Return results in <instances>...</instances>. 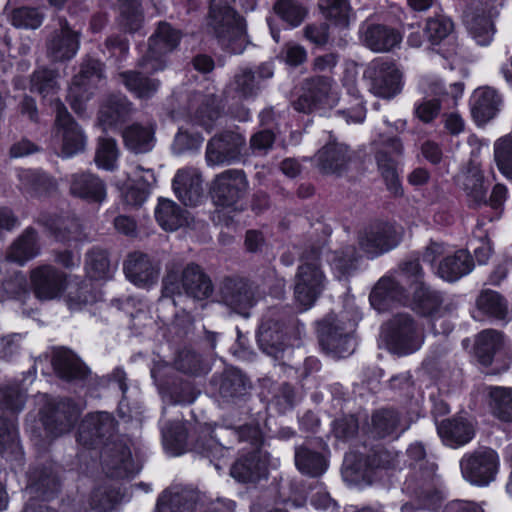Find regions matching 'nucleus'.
<instances>
[{"label":"nucleus","mask_w":512,"mask_h":512,"mask_svg":"<svg viewBox=\"0 0 512 512\" xmlns=\"http://www.w3.org/2000/svg\"><path fill=\"white\" fill-rule=\"evenodd\" d=\"M408 292L413 293L415 308L420 313L434 316L439 305L438 296L425 286L418 260L405 262L397 278L382 277L370 293V304L378 312H383L396 303H404Z\"/></svg>","instance_id":"1"},{"label":"nucleus","mask_w":512,"mask_h":512,"mask_svg":"<svg viewBox=\"0 0 512 512\" xmlns=\"http://www.w3.org/2000/svg\"><path fill=\"white\" fill-rule=\"evenodd\" d=\"M115 421L107 412L87 415L79 427L77 441L88 449L103 445L100 454L111 477L124 478L135 474L131 452L122 440H113Z\"/></svg>","instance_id":"2"},{"label":"nucleus","mask_w":512,"mask_h":512,"mask_svg":"<svg viewBox=\"0 0 512 512\" xmlns=\"http://www.w3.org/2000/svg\"><path fill=\"white\" fill-rule=\"evenodd\" d=\"M320 254H325L326 260L330 263L338 275L342 277L348 274L354 267L357 258L354 247H347L341 253L329 252L318 249H311L305 252L301 258L302 263L297 269L294 283V297L300 310L305 311L311 308L325 287L326 278L318 263Z\"/></svg>","instance_id":"3"},{"label":"nucleus","mask_w":512,"mask_h":512,"mask_svg":"<svg viewBox=\"0 0 512 512\" xmlns=\"http://www.w3.org/2000/svg\"><path fill=\"white\" fill-rule=\"evenodd\" d=\"M232 2L233 0H211L207 27L224 49L238 54L244 49L245 28L241 18L231 7Z\"/></svg>","instance_id":"4"},{"label":"nucleus","mask_w":512,"mask_h":512,"mask_svg":"<svg viewBox=\"0 0 512 512\" xmlns=\"http://www.w3.org/2000/svg\"><path fill=\"white\" fill-rule=\"evenodd\" d=\"M25 396L17 385L0 386V454L9 460L22 456L14 419L8 415L22 410Z\"/></svg>","instance_id":"5"},{"label":"nucleus","mask_w":512,"mask_h":512,"mask_svg":"<svg viewBox=\"0 0 512 512\" xmlns=\"http://www.w3.org/2000/svg\"><path fill=\"white\" fill-rule=\"evenodd\" d=\"M185 292L196 300H204L213 292V286L209 277L196 264H188L183 270L173 265L167 268V273L162 281V298H170Z\"/></svg>","instance_id":"6"},{"label":"nucleus","mask_w":512,"mask_h":512,"mask_svg":"<svg viewBox=\"0 0 512 512\" xmlns=\"http://www.w3.org/2000/svg\"><path fill=\"white\" fill-rule=\"evenodd\" d=\"M369 91L384 99H392L403 89V74L398 66L385 58H375L363 72Z\"/></svg>","instance_id":"7"},{"label":"nucleus","mask_w":512,"mask_h":512,"mask_svg":"<svg viewBox=\"0 0 512 512\" xmlns=\"http://www.w3.org/2000/svg\"><path fill=\"white\" fill-rule=\"evenodd\" d=\"M383 335L388 349L399 355L416 352L424 342L421 327L407 314L394 316L385 325Z\"/></svg>","instance_id":"8"},{"label":"nucleus","mask_w":512,"mask_h":512,"mask_svg":"<svg viewBox=\"0 0 512 512\" xmlns=\"http://www.w3.org/2000/svg\"><path fill=\"white\" fill-rule=\"evenodd\" d=\"M233 434L239 441H247L252 446L248 457L240 458L231 468V475L240 482H253L266 475L265 462L261 460L259 446L262 433L257 425H246Z\"/></svg>","instance_id":"9"},{"label":"nucleus","mask_w":512,"mask_h":512,"mask_svg":"<svg viewBox=\"0 0 512 512\" xmlns=\"http://www.w3.org/2000/svg\"><path fill=\"white\" fill-rule=\"evenodd\" d=\"M336 83L328 77H314L303 86V94L294 102L295 110L304 113L326 111L339 102Z\"/></svg>","instance_id":"10"},{"label":"nucleus","mask_w":512,"mask_h":512,"mask_svg":"<svg viewBox=\"0 0 512 512\" xmlns=\"http://www.w3.org/2000/svg\"><path fill=\"white\" fill-rule=\"evenodd\" d=\"M354 321H344L334 315L327 316L318 324L320 344L328 353L337 357H345L354 351L352 332Z\"/></svg>","instance_id":"11"},{"label":"nucleus","mask_w":512,"mask_h":512,"mask_svg":"<svg viewBox=\"0 0 512 512\" xmlns=\"http://www.w3.org/2000/svg\"><path fill=\"white\" fill-rule=\"evenodd\" d=\"M463 478L477 486H487L495 480L499 468V457L490 448H481L465 454L460 460Z\"/></svg>","instance_id":"12"},{"label":"nucleus","mask_w":512,"mask_h":512,"mask_svg":"<svg viewBox=\"0 0 512 512\" xmlns=\"http://www.w3.org/2000/svg\"><path fill=\"white\" fill-rule=\"evenodd\" d=\"M180 38V31L168 23H160L149 39L148 50L139 63L140 67L146 72L163 70L166 66L165 56L178 46Z\"/></svg>","instance_id":"13"},{"label":"nucleus","mask_w":512,"mask_h":512,"mask_svg":"<svg viewBox=\"0 0 512 512\" xmlns=\"http://www.w3.org/2000/svg\"><path fill=\"white\" fill-rule=\"evenodd\" d=\"M400 230L391 223H372L359 232V247L367 257H377L398 246L401 240Z\"/></svg>","instance_id":"14"},{"label":"nucleus","mask_w":512,"mask_h":512,"mask_svg":"<svg viewBox=\"0 0 512 512\" xmlns=\"http://www.w3.org/2000/svg\"><path fill=\"white\" fill-rule=\"evenodd\" d=\"M492 0H470L464 10V22L469 33L481 46L489 45L495 33L492 17L495 13Z\"/></svg>","instance_id":"15"},{"label":"nucleus","mask_w":512,"mask_h":512,"mask_svg":"<svg viewBox=\"0 0 512 512\" xmlns=\"http://www.w3.org/2000/svg\"><path fill=\"white\" fill-rule=\"evenodd\" d=\"M51 103L54 105L56 113V135L61 139L62 155L64 157H71L82 152L87 141L83 130L59 99H51Z\"/></svg>","instance_id":"16"},{"label":"nucleus","mask_w":512,"mask_h":512,"mask_svg":"<svg viewBox=\"0 0 512 512\" xmlns=\"http://www.w3.org/2000/svg\"><path fill=\"white\" fill-rule=\"evenodd\" d=\"M101 78L102 64L98 60L88 59L82 64L68 91V101L75 113L81 115L86 111L92 89Z\"/></svg>","instance_id":"17"},{"label":"nucleus","mask_w":512,"mask_h":512,"mask_svg":"<svg viewBox=\"0 0 512 512\" xmlns=\"http://www.w3.org/2000/svg\"><path fill=\"white\" fill-rule=\"evenodd\" d=\"M248 187L245 174L241 170L230 169L217 175L211 188V196L218 207H236L239 200L244 196Z\"/></svg>","instance_id":"18"},{"label":"nucleus","mask_w":512,"mask_h":512,"mask_svg":"<svg viewBox=\"0 0 512 512\" xmlns=\"http://www.w3.org/2000/svg\"><path fill=\"white\" fill-rule=\"evenodd\" d=\"M34 295L41 301L58 299L68 288V276L53 265H40L30 273Z\"/></svg>","instance_id":"19"},{"label":"nucleus","mask_w":512,"mask_h":512,"mask_svg":"<svg viewBox=\"0 0 512 512\" xmlns=\"http://www.w3.org/2000/svg\"><path fill=\"white\" fill-rule=\"evenodd\" d=\"M259 91V84L254 73L249 69H242L234 77L227 90V101L230 103L231 114L239 121H247L250 112L244 107L237 108L238 103L254 98Z\"/></svg>","instance_id":"20"},{"label":"nucleus","mask_w":512,"mask_h":512,"mask_svg":"<svg viewBox=\"0 0 512 512\" xmlns=\"http://www.w3.org/2000/svg\"><path fill=\"white\" fill-rule=\"evenodd\" d=\"M245 138L236 132H226L211 139L206 149V161L209 166L229 164L241 156Z\"/></svg>","instance_id":"21"},{"label":"nucleus","mask_w":512,"mask_h":512,"mask_svg":"<svg viewBox=\"0 0 512 512\" xmlns=\"http://www.w3.org/2000/svg\"><path fill=\"white\" fill-rule=\"evenodd\" d=\"M123 270L131 283L140 288H149L157 283L160 267L148 255L134 252L128 255Z\"/></svg>","instance_id":"22"},{"label":"nucleus","mask_w":512,"mask_h":512,"mask_svg":"<svg viewBox=\"0 0 512 512\" xmlns=\"http://www.w3.org/2000/svg\"><path fill=\"white\" fill-rule=\"evenodd\" d=\"M58 26L48 39L47 52L54 61L69 60L79 49V35L64 19L58 21Z\"/></svg>","instance_id":"23"},{"label":"nucleus","mask_w":512,"mask_h":512,"mask_svg":"<svg viewBox=\"0 0 512 512\" xmlns=\"http://www.w3.org/2000/svg\"><path fill=\"white\" fill-rule=\"evenodd\" d=\"M402 154V144L396 139H389L376 154L378 169L386 183L387 189L394 195L402 193V187L397 172L395 157Z\"/></svg>","instance_id":"24"},{"label":"nucleus","mask_w":512,"mask_h":512,"mask_svg":"<svg viewBox=\"0 0 512 512\" xmlns=\"http://www.w3.org/2000/svg\"><path fill=\"white\" fill-rule=\"evenodd\" d=\"M69 193L91 203H102L107 197L105 183L89 172H76L66 177Z\"/></svg>","instance_id":"25"},{"label":"nucleus","mask_w":512,"mask_h":512,"mask_svg":"<svg viewBox=\"0 0 512 512\" xmlns=\"http://www.w3.org/2000/svg\"><path fill=\"white\" fill-rule=\"evenodd\" d=\"M224 303L237 313L247 316V311L256 303L251 284L243 279H226L221 287Z\"/></svg>","instance_id":"26"},{"label":"nucleus","mask_w":512,"mask_h":512,"mask_svg":"<svg viewBox=\"0 0 512 512\" xmlns=\"http://www.w3.org/2000/svg\"><path fill=\"white\" fill-rule=\"evenodd\" d=\"M437 432L443 443L451 448L464 446L475 436L472 422L462 415L441 421L437 424Z\"/></svg>","instance_id":"27"},{"label":"nucleus","mask_w":512,"mask_h":512,"mask_svg":"<svg viewBox=\"0 0 512 512\" xmlns=\"http://www.w3.org/2000/svg\"><path fill=\"white\" fill-rule=\"evenodd\" d=\"M360 33L363 44L378 53L391 51L399 46L402 40V36L397 30L380 24L362 27Z\"/></svg>","instance_id":"28"},{"label":"nucleus","mask_w":512,"mask_h":512,"mask_svg":"<svg viewBox=\"0 0 512 512\" xmlns=\"http://www.w3.org/2000/svg\"><path fill=\"white\" fill-rule=\"evenodd\" d=\"M173 189L186 206H194L202 197V179L197 169H179L173 179Z\"/></svg>","instance_id":"29"},{"label":"nucleus","mask_w":512,"mask_h":512,"mask_svg":"<svg viewBox=\"0 0 512 512\" xmlns=\"http://www.w3.org/2000/svg\"><path fill=\"white\" fill-rule=\"evenodd\" d=\"M257 339L260 348L275 359H282L289 350L282 326L278 322L264 319L259 327Z\"/></svg>","instance_id":"30"},{"label":"nucleus","mask_w":512,"mask_h":512,"mask_svg":"<svg viewBox=\"0 0 512 512\" xmlns=\"http://www.w3.org/2000/svg\"><path fill=\"white\" fill-rule=\"evenodd\" d=\"M407 429L393 409H381L373 413L367 424V434L372 438H397Z\"/></svg>","instance_id":"31"},{"label":"nucleus","mask_w":512,"mask_h":512,"mask_svg":"<svg viewBox=\"0 0 512 512\" xmlns=\"http://www.w3.org/2000/svg\"><path fill=\"white\" fill-rule=\"evenodd\" d=\"M456 183L465 192L471 204L487 203L488 187L484 184V177L478 165L469 164L466 169L458 174Z\"/></svg>","instance_id":"32"},{"label":"nucleus","mask_w":512,"mask_h":512,"mask_svg":"<svg viewBox=\"0 0 512 512\" xmlns=\"http://www.w3.org/2000/svg\"><path fill=\"white\" fill-rule=\"evenodd\" d=\"M39 253L37 233L32 228H27L11 245L4 259L0 256V269L5 268L10 262L19 265L36 257Z\"/></svg>","instance_id":"33"},{"label":"nucleus","mask_w":512,"mask_h":512,"mask_svg":"<svg viewBox=\"0 0 512 512\" xmlns=\"http://www.w3.org/2000/svg\"><path fill=\"white\" fill-rule=\"evenodd\" d=\"M501 104V97L492 88H478L471 96V113L475 121L479 124H485L495 117Z\"/></svg>","instance_id":"34"},{"label":"nucleus","mask_w":512,"mask_h":512,"mask_svg":"<svg viewBox=\"0 0 512 512\" xmlns=\"http://www.w3.org/2000/svg\"><path fill=\"white\" fill-rule=\"evenodd\" d=\"M81 407L71 400L59 401L52 414L44 419L46 429L55 436L70 431L78 419Z\"/></svg>","instance_id":"35"},{"label":"nucleus","mask_w":512,"mask_h":512,"mask_svg":"<svg viewBox=\"0 0 512 512\" xmlns=\"http://www.w3.org/2000/svg\"><path fill=\"white\" fill-rule=\"evenodd\" d=\"M349 160L348 146L336 141L329 142L315 155L317 165L327 174L341 173Z\"/></svg>","instance_id":"36"},{"label":"nucleus","mask_w":512,"mask_h":512,"mask_svg":"<svg viewBox=\"0 0 512 512\" xmlns=\"http://www.w3.org/2000/svg\"><path fill=\"white\" fill-rule=\"evenodd\" d=\"M195 493L182 486H172L159 496L156 512H191L195 504Z\"/></svg>","instance_id":"37"},{"label":"nucleus","mask_w":512,"mask_h":512,"mask_svg":"<svg viewBox=\"0 0 512 512\" xmlns=\"http://www.w3.org/2000/svg\"><path fill=\"white\" fill-rule=\"evenodd\" d=\"M132 112V105L125 96H112L102 105L98 124L103 130L113 129L124 122Z\"/></svg>","instance_id":"38"},{"label":"nucleus","mask_w":512,"mask_h":512,"mask_svg":"<svg viewBox=\"0 0 512 512\" xmlns=\"http://www.w3.org/2000/svg\"><path fill=\"white\" fill-rule=\"evenodd\" d=\"M474 268L473 260L466 250H458L453 255H447L440 262L437 274L443 280L454 282L469 274Z\"/></svg>","instance_id":"39"},{"label":"nucleus","mask_w":512,"mask_h":512,"mask_svg":"<svg viewBox=\"0 0 512 512\" xmlns=\"http://www.w3.org/2000/svg\"><path fill=\"white\" fill-rule=\"evenodd\" d=\"M123 139L130 151L136 154L149 152L155 145V126L151 123L132 124L123 131Z\"/></svg>","instance_id":"40"},{"label":"nucleus","mask_w":512,"mask_h":512,"mask_svg":"<svg viewBox=\"0 0 512 512\" xmlns=\"http://www.w3.org/2000/svg\"><path fill=\"white\" fill-rule=\"evenodd\" d=\"M52 365L55 372L63 379H84L88 374L87 367L67 349H57L52 357Z\"/></svg>","instance_id":"41"},{"label":"nucleus","mask_w":512,"mask_h":512,"mask_svg":"<svg viewBox=\"0 0 512 512\" xmlns=\"http://www.w3.org/2000/svg\"><path fill=\"white\" fill-rule=\"evenodd\" d=\"M343 86L346 88L347 95L351 98V106L337 113L342 115L346 122L349 123H362L365 119L366 110L356 87V72L346 71L343 78Z\"/></svg>","instance_id":"42"},{"label":"nucleus","mask_w":512,"mask_h":512,"mask_svg":"<svg viewBox=\"0 0 512 512\" xmlns=\"http://www.w3.org/2000/svg\"><path fill=\"white\" fill-rule=\"evenodd\" d=\"M155 218L166 231H175L188 223L187 211L169 199L159 200L155 208Z\"/></svg>","instance_id":"43"},{"label":"nucleus","mask_w":512,"mask_h":512,"mask_svg":"<svg viewBox=\"0 0 512 512\" xmlns=\"http://www.w3.org/2000/svg\"><path fill=\"white\" fill-rule=\"evenodd\" d=\"M242 427L238 429H232V428H224L220 426H215L212 428L210 425L207 427L206 432L210 435V438L205 442L201 444V453L207 457L210 458V461L217 460V462L214 463V467L216 470L221 469V464L219 463L220 460L225 458V456L229 452V447L225 444H222L219 442V438L223 437L224 434H229L237 438L233 432L234 431H240Z\"/></svg>","instance_id":"44"},{"label":"nucleus","mask_w":512,"mask_h":512,"mask_svg":"<svg viewBox=\"0 0 512 512\" xmlns=\"http://www.w3.org/2000/svg\"><path fill=\"white\" fill-rule=\"evenodd\" d=\"M242 427L238 429H232V428H224L220 426H215L212 428L210 425L207 427L206 432L210 435V438L205 442L201 444V453L207 457L210 458V461L217 460V462L214 463V467L216 470L221 469V464L219 463L220 460L225 458V456L229 452V447L225 444H222L219 442V438L223 437L224 434H229L237 438L233 432L234 431H240Z\"/></svg>","instance_id":"45"},{"label":"nucleus","mask_w":512,"mask_h":512,"mask_svg":"<svg viewBox=\"0 0 512 512\" xmlns=\"http://www.w3.org/2000/svg\"><path fill=\"white\" fill-rule=\"evenodd\" d=\"M193 105H198V107L193 112L191 121L210 131L221 115L217 98L214 95L197 94L193 99Z\"/></svg>","instance_id":"46"},{"label":"nucleus","mask_w":512,"mask_h":512,"mask_svg":"<svg viewBox=\"0 0 512 512\" xmlns=\"http://www.w3.org/2000/svg\"><path fill=\"white\" fill-rule=\"evenodd\" d=\"M503 344L504 340L500 332L484 330L476 337L475 355L483 365H489L493 356L503 347Z\"/></svg>","instance_id":"47"},{"label":"nucleus","mask_w":512,"mask_h":512,"mask_svg":"<svg viewBox=\"0 0 512 512\" xmlns=\"http://www.w3.org/2000/svg\"><path fill=\"white\" fill-rule=\"evenodd\" d=\"M489 407L492 414L499 420L512 422V388L490 387Z\"/></svg>","instance_id":"48"},{"label":"nucleus","mask_w":512,"mask_h":512,"mask_svg":"<svg viewBox=\"0 0 512 512\" xmlns=\"http://www.w3.org/2000/svg\"><path fill=\"white\" fill-rule=\"evenodd\" d=\"M119 76L126 88L138 98H150L160 86L157 79L144 77L134 71L123 72Z\"/></svg>","instance_id":"49"},{"label":"nucleus","mask_w":512,"mask_h":512,"mask_svg":"<svg viewBox=\"0 0 512 512\" xmlns=\"http://www.w3.org/2000/svg\"><path fill=\"white\" fill-rule=\"evenodd\" d=\"M295 464L301 473L312 477L320 476L327 470L326 459L320 453L305 447L296 450Z\"/></svg>","instance_id":"50"},{"label":"nucleus","mask_w":512,"mask_h":512,"mask_svg":"<svg viewBox=\"0 0 512 512\" xmlns=\"http://www.w3.org/2000/svg\"><path fill=\"white\" fill-rule=\"evenodd\" d=\"M85 269L88 277L94 280H107L113 275L107 252L102 249H92L86 257Z\"/></svg>","instance_id":"51"},{"label":"nucleus","mask_w":512,"mask_h":512,"mask_svg":"<svg viewBox=\"0 0 512 512\" xmlns=\"http://www.w3.org/2000/svg\"><path fill=\"white\" fill-rule=\"evenodd\" d=\"M119 25L128 32H136L140 29L143 16L139 0H118Z\"/></svg>","instance_id":"52"},{"label":"nucleus","mask_w":512,"mask_h":512,"mask_svg":"<svg viewBox=\"0 0 512 512\" xmlns=\"http://www.w3.org/2000/svg\"><path fill=\"white\" fill-rule=\"evenodd\" d=\"M48 228L58 241H82L81 224L75 218H56L47 223Z\"/></svg>","instance_id":"53"},{"label":"nucleus","mask_w":512,"mask_h":512,"mask_svg":"<svg viewBox=\"0 0 512 512\" xmlns=\"http://www.w3.org/2000/svg\"><path fill=\"white\" fill-rule=\"evenodd\" d=\"M477 307L483 313L504 320L508 310L504 299L495 291H484L477 299Z\"/></svg>","instance_id":"54"},{"label":"nucleus","mask_w":512,"mask_h":512,"mask_svg":"<svg viewBox=\"0 0 512 512\" xmlns=\"http://www.w3.org/2000/svg\"><path fill=\"white\" fill-rule=\"evenodd\" d=\"M320 6L325 17L336 26L347 27L349 25L352 13L347 0H323Z\"/></svg>","instance_id":"55"},{"label":"nucleus","mask_w":512,"mask_h":512,"mask_svg":"<svg viewBox=\"0 0 512 512\" xmlns=\"http://www.w3.org/2000/svg\"><path fill=\"white\" fill-rule=\"evenodd\" d=\"M164 446L171 450L173 455L183 452L187 439V431L184 425L177 421L162 427Z\"/></svg>","instance_id":"56"},{"label":"nucleus","mask_w":512,"mask_h":512,"mask_svg":"<svg viewBox=\"0 0 512 512\" xmlns=\"http://www.w3.org/2000/svg\"><path fill=\"white\" fill-rule=\"evenodd\" d=\"M119 151L114 139L100 138L95 155L98 168L112 171L117 167Z\"/></svg>","instance_id":"57"},{"label":"nucleus","mask_w":512,"mask_h":512,"mask_svg":"<svg viewBox=\"0 0 512 512\" xmlns=\"http://www.w3.org/2000/svg\"><path fill=\"white\" fill-rule=\"evenodd\" d=\"M494 156L500 172L507 179L512 180V134L495 142Z\"/></svg>","instance_id":"58"},{"label":"nucleus","mask_w":512,"mask_h":512,"mask_svg":"<svg viewBox=\"0 0 512 512\" xmlns=\"http://www.w3.org/2000/svg\"><path fill=\"white\" fill-rule=\"evenodd\" d=\"M27 294L26 278L21 272H13L0 283V301L20 299Z\"/></svg>","instance_id":"59"},{"label":"nucleus","mask_w":512,"mask_h":512,"mask_svg":"<svg viewBox=\"0 0 512 512\" xmlns=\"http://www.w3.org/2000/svg\"><path fill=\"white\" fill-rule=\"evenodd\" d=\"M452 31V21L443 16L428 19L425 27L426 36L432 46L439 45Z\"/></svg>","instance_id":"60"},{"label":"nucleus","mask_w":512,"mask_h":512,"mask_svg":"<svg viewBox=\"0 0 512 512\" xmlns=\"http://www.w3.org/2000/svg\"><path fill=\"white\" fill-rule=\"evenodd\" d=\"M407 456L410 460V466L418 469L423 477L430 478L436 471V464L426 459V451L421 443H414L407 449Z\"/></svg>","instance_id":"61"},{"label":"nucleus","mask_w":512,"mask_h":512,"mask_svg":"<svg viewBox=\"0 0 512 512\" xmlns=\"http://www.w3.org/2000/svg\"><path fill=\"white\" fill-rule=\"evenodd\" d=\"M21 188L27 191L41 192L53 186L51 179L40 171L21 169L18 171Z\"/></svg>","instance_id":"62"},{"label":"nucleus","mask_w":512,"mask_h":512,"mask_svg":"<svg viewBox=\"0 0 512 512\" xmlns=\"http://www.w3.org/2000/svg\"><path fill=\"white\" fill-rule=\"evenodd\" d=\"M275 12L292 27L303 21L306 10L295 0H278L274 5Z\"/></svg>","instance_id":"63"},{"label":"nucleus","mask_w":512,"mask_h":512,"mask_svg":"<svg viewBox=\"0 0 512 512\" xmlns=\"http://www.w3.org/2000/svg\"><path fill=\"white\" fill-rule=\"evenodd\" d=\"M120 500V494L114 488L103 485L96 488L90 496V505L99 511L111 510Z\"/></svg>","instance_id":"64"}]
</instances>
